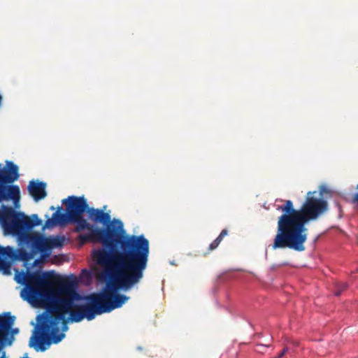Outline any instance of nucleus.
I'll list each match as a JSON object with an SVG mask.
<instances>
[{
    "mask_svg": "<svg viewBox=\"0 0 358 358\" xmlns=\"http://www.w3.org/2000/svg\"><path fill=\"white\" fill-rule=\"evenodd\" d=\"M227 234V231L226 229H223L221 233L220 234V235L218 236V237L220 238V239H222Z\"/></svg>",
    "mask_w": 358,
    "mask_h": 358,
    "instance_id": "11",
    "label": "nucleus"
},
{
    "mask_svg": "<svg viewBox=\"0 0 358 358\" xmlns=\"http://www.w3.org/2000/svg\"><path fill=\"white\" fill-rule=\"evenodd\" d=\"M42 220L37 215H33L31 218L22 213L16 212L10 207L3 206L0 211V225L5 235L16 236L20 241L25 244L24 236L29 234L27 230H31L34 227L39 226Z\"/></svg>",
    "mask_w": 358,
    "mask_h": 358,
    "instance_id": "3",
    "label": "nucleus"
},
{
    "mask_svg": "<svg viewBox=\"0 0 358 358\" xmlns=\"http://www.w3.org/2000/svg\"><path fill=\"white\" fill-rule=\"evenodd\" d=\"M14 255L13 248L10 246L5 248L0 245V271L4 274L10 273V263L9 259L13 257Z\"/></svg>",
    "mask_w": 358,
    "mask_h": 358,
    "instance_id": "6",
    "label": "nucleus"
},
{
    "mask_svg": "<svg viewBox=\"0 0 358 358\" xmlns=\"http://www.w3.org/2000/svg\"><path fill=\"white\" fill-rule=\"evenodd\" d=\"M22 358H29V357H28L27 355H25V356H24V357H22Z\"/></svg>",
    "mask_w": 358,
    "mask_h": 358,
    "instance_id": "17",
    "label": "nucleus"
},
{
    "mask_svg": "<svg viewBox=\"0 0 358 358\" xmlns=\"http://www.w3.org/2000/svg\"><path fill=\"white\" fill-rule=\"evenodd\" d=\"M87 213H88L89 218L93 222H99L103 224H108L110 222V215L107 213H104L102 210L88 208Z\"/></svg>",
    "mask_w": 358,
    "mask_h": 358,
    "instance_id": "8",
    "label": "nucleus"
},
{
    "mask_svg": "<svg viewBox=\"0 0 358 358\" xmlns=\"http://www.w3.org/2000/svg\"><path fill=\"white\" fill-rule=\"evenodd\" d=\"M45 187L46 184L43 182H35L34 180H31L28 185L27 189L33 199L36 202H38L46 197L47 192Z\"/></svg>",
    "mask_w": 358,
    "mask_h": 358,
    "instance_id": "5",
    "label": "nucleus"
},
{
    "mask_svg": "<svg viewBox=\"0 0 358 358\" xmlns=\"http://www.w3.org/2000/svg\"><path fill=\"white\" fill-rule=\"evenodd\" d=\"M287 350H288L287 348H283L282 351L279 354V355L276 358H280L282 356H284V355L287 352Z\"/></svg>",
    "mask_w": 358,
    "mask_h": 358,
    "instance_id": "12",
    "label": "nucleus"
},
{
    "mask_svg": "<svg viewBox=\"0 0 358 358\" xmlns=\"http://www.w3.org/2000/svg\"><path fill=\"white\" fill-rule=\"evenodd\" d=\"M0 358H5V357H0Z\"/></svg>",
    "mask_w": 358,
    "mask_h": 358,
    "instance_id": "18",
    "label": "nucleus"
},
{
    "mask_svg": "<svg viewBox=\"0 0 358 358\" xmlns=\"http://www.w3.org/2000/svg\"><path fill=\"white\" fill-rule=\"evenodd\" d=\"M18 331H18V329H17V328H16V329H12V333H13V334H17V333H18Z\"/></svg>",
    "mask_w": 358,
    "mask_h": 358,
    "instance_id": "14",
    "label": "nucleus"
},
{
    "mask_svg": "<svg viewBox=\"0 0 358 358\" xmlns=\"http://www.w3.org/2000/svg\"><path fill=\"white\" fill-rule=\"evenodd\" d=\"M221 241H222V239H220V238L217 237L212 243H210V250L215 249L218 246V245L220 244Z\"/></svg>",
    "mask_w": 358,
    "mask_h": 358,
    "instance_id": "10",
    "label": "nucleus"
},
{
    "mask_svg": "<svg viewBox=\"0 0 358 358\" xmlns=\"http://www.w3.org/2000/svg\"><path fill=\"white\" fill-rule=\"evenodd\" d=\"M352 202H353V203H358V193H356V194L354 195V197H353V199H352Z\"/></svg>",
    "mask_w": 358,
    "mask_h": 358,
    "instance_id": "13",
    "label": "nucleus"
},
{
    "mask_svg": "<svg viewBox=\"0 0 358 358\" xmlns=\"http://www.w3.org/2000/svg\"><path fill=\"white\" fill-rule=\"evenodd\" d=\"M357 187H358V185H357Z\"/></svg>",
    "mask_w": 358,
    "mask_h": 358,
    "instance_id": "19",
    "label": "nucleus"
},
{
    "mask_svg": "<svg viewBox=\"0 0 358 358\" xmlns=\"http://www.w3.org/2000/svg\"><path fill=\"white\" fill-rule=\"evenodd\" d=\"M66 213L59 211L48 218L43 229L64 225L67 222L76 224L75 231L80 234L82 242H101L108 248L93 251L96 263L103 267L110 280L101 293L85 297L86 303L73 310L75 302L83 297L77 291V283L66 281L54 289V271L18 272L15 279L24 285L20 296L35 307H44L45 312L37 317L38 325L30 338L29 345L34 348H48L51 343H58L65 336L69 321L78 322L84 318L93 320L96 315L109 313L121 307L129 297L117 294L118 289L129 290L138 283L147 267L149 242L143 235L123 237V223L113 219L106 229L91 224L83 217L88 206L84 196H69Z\"/></svg>",
    "mask_w": 358,
    "mask_h": 358,
    "instance_id": "1",
    "label": "nucleus"
},
{
    "mask_svg": "<svg viewBox=\"0 0 358 358\" xmlns=\"http://www.w3.org/2000/svg\"><path fill=\"white\" fill-rule=\"evenodd\" d=\"M25 245L31 249L32 255L41 252V258L46 259L50 257L54 248H61L64 242V237L61 236L45 238L38 234H28L24 236Z\"/></svg>",
    "mask_w": 358,
    "mask_h": 358,
    "instance_id": "4",
    "label": "nucleus"
},
{
    "mask_svg": "<svg viewBox=\"0 0 358 358\" xmlns=\"http://www.w3.org/2000/svg\"><path fill=\"white\" fill-rule=\"evenodd\" d=\"M262 346H263V347H268V345H259L257 347H262Z\"/></svg>",
    "mask_w": 358,
    "mask_h": 358,
    "instance_id": "15",
    "label": "nucleus"
},
{
    "mask_svg": "<svg viewBox=\"0 0 358 358\" xmlns=\"http://www.w3.org/2000/svg\"><path fill=\"white\" fill-rule=\"evenodd\" d=\"M346 287L347 284L345 283L338 284L336 287L337 289L335 292V295L339 296L341 294V292L346 289Z\"/></svg>",
    "mask_w": 358,
    "mask_h": 358,
    "instance_id": "9",
    "label": "nucleus"
},
{
    "mask_svg": "<svg viewBox=\"0 0 358 358\" xmlns=\"http://www.w3.org/2000/svg\"><path fill=\"white\" fill-rule=\"evenodd\" d=\"M38 262H39V259H36L34 262V264H36Z\"/></svg>",
    "mask_w": 358,
    "mask_h": 358,
    "instance_id": "16",
    "label": "nucleus"
},
{
    "mask_svg": "<svg viewBox=\"0 0 358 358\" xmlns=\"http://www.w3.org/2000/svg\"><path fill=\"white\" fill-rule=\"evenodd\" d=\"M324 192L322 188L319 198L313 196L315 192H309L299 210L294 208L290 200L278 208L283 213L278 217L277 234L272 244L273 250L289 248L296 252L306 250L305 243L308 239L306 224L317 220L328 208L327 202L322 198Z\"/></svg>",
    "mask_w": 358,
    "mask_h": 358,
    "instance_id": "2",
    "label": "nucleus"
},
{
    "mask_svg": "<svg viewBox=\"0 0 358 358\" xmlns=\"http://www.w3.org/2000/svg\"><path fill=\"white\" fill-rule=\"evenodd\" d=\"M14 322L15 317L11 316L10 313H6L3 316H0V342L7 336Z\"/></svg>",
    "mask_w": 358,
    "mask_h": 358,
    "instance_id": "7",
    "label": "nucleus"
}]
</instances>
